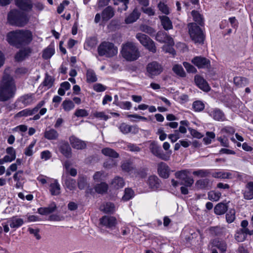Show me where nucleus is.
<instances>
[{
  "label": "nucleus",
  "instance_id": "23",
  "mask_svg": "<svg viewBox=\"0 0 253 253\" xmlns=\"http://www.w3.org/2000/svg\"><path fill=\"white\" fill-rule=\"evenodd\" d=\"M244 198L246 200L253 199V182H248L243 191Z\"/></svg>",
  "mask_w": 253,
  "mask_h": 253
},
{
  "label": "nucleus",
  "instance_id": "61",
  "mask_svg": "<svg viewBox=\"0 0 253 253\" xmlns=\"http://www.w3.org/2000/svg\"><path fill=\"white\" fill-rule=\"evenodd\" d=\"M140 29L141 31L150 35H152L155 33V31L153 28L147 25H142L140 26Z\"/></svg>",
  "mask_w": 253,
  "mask_h": 253
},
{
  "label": "nucleus",
  "instance_id": "43",
  "mask_svg": "<svg viewBox=\"0 0 253 253\" xmlns=\"http://www.w3.org/2000/svg\"><path fill=\"white\" fill-rule=\"evenodd\" d=\"M192 108L195 112H201L205 108V104L201 101H195L193 103Z\"/></svg>",
  "mask_w": 253,
  "mask_h": 253
},
{
  "label": "nucleus",
  "instance_id": "13",
  "mask_svg": "<svg viewBox=\"0 0 253 253\" xmlns=\"http://www.w3.org/2000/svg\"><path fill=\"white\" fill-rule=\"evenodd\" d=\"M49 190L51 195L57 196L61 193L60 185L57 179L49 178Z\"/></svg>",
  "mask_w": 253,
  "mask_h": 253
},
{
  "label": "nucleus",
  "instance_id": "9",
  "mask_svg": "<svg viewBox=\"0 0 253 253\" xmlns=\"http://www.w3.org/2000/svg\"><path fill=\"white\" fill-rule=\"evenodd\" d=\"M190 171L188 169H183L177 171L175 173V176L176 178L179 179L184 181L186 186L190 187L194 183L192 178L188 176Z\"/></svg>",
  "mask_w": 253,
  "mask_h": 253
},
{
  "label": "nucleus",
  "instance_id": "5",
  "mask_svg": "<svg viewBox=\"0 0 253 253\" xmlns=\"http://www.w3.org/2000/svg\"><path fill=\"white\" fill-rule=\"evenodd\" d=\"M98 53L100 56L112 57L118 53V48L112 42H103L98 47Z\"/></svg>",
  "mask_w": 253,
  "mask_h": 253
},
{
  "label": "nucleus",
  "instance_id": "52",
  "mask_svg": "<svg viewBox=\"0 0 253 253\" xmlns=\"http://www.w3.org/2000/svg\"><path fill=\"white\" fill-rule=\"evenodd\" d=\"M134 195L133 191L130 188H126L125 190V194L122 199L124 201H126L131 199Z\"/></svg>",
  "mask_w": 253,
  "mask_h": 253
},
{
  "label": "nucleus",
  "instance_id": "40",
  "mask_svg": "<svg viewBox=\"0 0 253 253\" xmlns=\"http://www.w3.org/2000/svg\"><path fill=\"white\" fill-rule=\"evenodd\" d=\"M136 38L144 46H146L151 40L148 36L142 33H137L136 35Z\"/></svg>",
  "mask_w": 253,
  "mask_h": 253
},
{
  "label": "nucleus",
  "instance_id": "41",
  "mask_svg": "<svg viewBox=\"0 0 253 253\" xmlns=\"http://www.w3.org/2000/svg\"><path fill=\"white\" fill-rule=\"evenodd\" d=\"M86 81L88 83L95 82L97 80V76L94 71L91 69H88L86 71Z\"/></svg>",
  "mask_w": 253,
  "mask_h": 253
},
{
  "label": "nucleus",
  "instance_id": "17",
  "mask_svg": "<svg viewBox=\"0 0 253 253\" xmlns=\"http://www.w3.org/2000/svg\"><path fill=\"white\" fill-rule=\"evenodd\" d=\"M253 229L252 230L247 229H239L235 234V239L239 242H242L245 240L247 235H253Z\"/></svg>",
  "mask_w": 253,
  "mask_h": 253
},
{
  "label": "nucleus",
  "instance_id": "38",
  "mask_svg": "<svg viewBox=\"0 0 253 253\" xmlns=\"http://www.w3.org/2000/svg\"><path fill=\"white\" fill-rule=\"evenodd\" d=\"M30 52L31 50L29 48H25L23 50H21L15 56L16 60L20 61L24 60L26 57L29 55Z\"/></svg>",
  "mask_w": 253,
  "mask_h": 253
},
{
  "label": "nucleus",
  "instance_id": "51",
  "mask_svg": "<svg viewBox=\"0 0 253 253\" xmlns=\"http://www.w3.org/2000/svg\"><path fill=\"white\" fill-rule=\"evenodd\" d=\"M191 15L193 17V20L200 25H202L203 20L202 15L197 11L193 10L191 12Z\"/></svg>",
  "mask_w": 253,
  "mask_h": 253
},
{
  "label": "nucleus",
  "instance_id": "8",
  "mask_svg": "<svg viewBox=\"0 0 253 253\" xmlns=\"http://www.w3.org/2000/svg\"><path fill=\"white\" fill-rule=\"evenodd\" d=\"M149 149L151 152L157 157L164 161L169 160L170 153L169 155L165 154L161 150L160 146L155 141L151 142Z\"/></svg>",
  "mask_w": 253,
  "mask_h": 253
},
{
  "label": "nucleus",
  "instance_id": "26",
  "mask_svg": "<svg viewBox=\"0 0 253 253\" xmlns=\"http://www.w3.org/2000/svg\"><path fill=\"white\" fill-rule=\"evenodd\" d=\"M7 223L12 228H17L24 223L23 219L17 216H13L7 220Z\"/></svg>",
  "mask_w": 253,
  "mask_h": 253
},
{
  "label": "nucleus",
  "instance_id": "14",
  "mask_svg": "<svg viewBox=\"0 0 253 253\" xmlns=\"http://www.w3.org/2000/svg\"><path fill=\"white\" fill-rule=\"evenodd\" d=\"M69 141L72 147L76 149L82 150L85 148L86 147V144L85 141L79 139L74 135L70 137Z\"/></svg>",
  "mask_w": 253,
  "mask_h": 253
},
{
  "label": "nucleus",
  "instance_id": "1",
  "mask_svg": "<svg viewBox=\"0 0 253 253\" xmlns=\"http://www.w3.org/2000/svg\"><path fill=\"white\" fill-rule=\"evenodd\" d=\"M5 70L0 84V101H6L13 97L16 87L13 78Z\"/></svg>",
  "mask_w": 253,
  "mask_h": 253
},
{
  "label": "nucleus",
  "instance_id": "24",
  "mask_svg": "<svg viewBox=\"0 0 253 253\" xmlns=\"http://www.w3.org/2000/svg\"><path fill=\"white\" fill-rule=\"evenodd\" d=\"M141 13L137 8H135L132 12L126 18L125 22L130 24L135 22L140 16Z\"/></svg>",
  "mask_w": 253,
  "mask_h": 253
},
{
  "label": "nucleus",
  "instance_id": "60",
  "mask_svg": "<svg viewBox=\"0 0 253 253\" xmlns=\"http://www.w3.org/2000/svg\"><path fill=\"white\" fill-rule=\"evenodd\" d=\"M36 143V140L33 141L25 149L24 154L27 156H31L33 154V149Z\"/></svg>",
  "mask_w": 253,
  "mask_h": 253
},
{
  "label": "nucleus",
  "instance_id": "53",
  "mask_svg": "<svg viewBox=\"0 0 253 253\" xmlns=\"http://www.w3.org/2000/svg\"><path fill=\"white\" fill-rule=\"evenodd\" d=\"M66 187L70 190H73L76 188V180L71 178H68L65 182Z\"/></svg>",
  "mask_w": 253,
  "mask_h": 253
},
{
  "label": "nucleus",
  "instance_id": "28",
  "mask_svg": "<svg viewBox=\"0 0 253 253\" xmlns=\"http://www.w3.org/2000/svg\"><path fill=\"white\" fill-rule=\"evenodd\" d=\"M159 18L161 21L162 25L166 30H169L172 29L173 26L172 22L170 19L166 15L159 16Z\"/></svg>",
  "mask_w": 253,
  "mask_h": 253
},
{
  "label": "nucleus",
  "instance_id": "36",
  "mask_svg": "<svg viewBox=\"0 0 253 253\" xmlns=\"http://www.w3.org/2000/svg\"><path fill=\"white\" fill-rule=\"evenodd\" d=\"M209 114L216 121H223L224 119L223 113L219 109H216L211 111L209 112Z\"/></svg>",
  "mask_w": 253,
  "mask_h": 253
},
{
  "label": "nucleus",
  "instance_id": "29",
  "mask_svg": "<svg viewBox=\"0 0 253 253\" xmlns=\"http://www.w3.org/2000/svg\"><path fill=\"white\" fill-rule=\"evenodd\" d=\"M119 129L124 134H127L130 132L136 133L138 131V128L136 126H129L125 123L122 124L119 126Z\"/></svg>",
  "mask_w": 253,
  "mask_h": 253
},
{
  "label": "nucleus",
  "instance_id": "12",
  "mask_svg": "<svg viewBox=\"0 0 253 253\" xmlns=\"http://www.w3.org/2000/svg\"><path fill=\"white\" fill-rule=\"evenodd\" d=\"M155 39L160 42L167 43L169 45L174 44L173 39L163 31L158 32L156 35Z\"/></svg>",
  "mask_w": 253,
  "mask_h": 253
},
{
  "label": "nucleus",
  "instance_id": "50",
  "mask_svg": "<svg viewBox=\"0 0 253 253\" xmlns=\"http://www.w3.org/2000/svg\"><path fill=\"white\" fill-rule=\"evenodd\" d=\"M141 11L148 16H153L156 14V11L154 7L150 6H145L141 7Z\"/></svg>",
  "mask_w": 253,
  "mask_h": 253
},
{
  "label": "nucleus",
  "instance_id": "48",
  "mask_svg": "<svg viewBox=\"0 0 253 253\" xmlns=\"http://www.w3.org/2000/svg\"><path fill=\"white\" fill-rule=\"evenodd\" d=\"M158 8L162 13L166 15L169 14V8L164 2L160 1L158 4Z\"/></svg>",
  "mask_w": 253,
  "mask_h": 253
},
{
  "label": "nucleus",
  "instance_id": "19",
  "mask_svg": "<svg viewBox=\"0 0 253 253\" xmlns=\"http://www.w3.org/2000/svg\"><path fill=\"white\" fill-rule=\"evenodd\" d=\"M115 15V10L111 6L105 8L101 13V18L103 21L106 22L112 18Z\"/></svg>",
  "mask_w": 253,
  "mask_h": 253
},
{
  "label": "nucleus",
  "instance_id": "44",
  "mask_svg": "<svg viewBox=\"0 0 253 253\" xmlns=\"http://www.w3.org/2000/svg\"><path fill=\"white\" fill-rule=\"evenodd\" d=\"M20 100L24 105H30L34 101V95L33 94H26L22 96Z\"/></svg>",
  "mask_w": 253,
  "mask_h": 253
},
{
  "label": "nucleus",
  "instance_id": "45",
  "mask_svg": "<svg viewBox=\"0 0 253 253\" xmlns=\"http://www.w3.org/2000/svg\"><path fill=\"white\" fill-rule=\"evenodd\" d=\"M54 54V49L50 46H48L43 52L42 57L45 59L50 58Z\"/></svg>",
  "mask_w": 253,
  "mask_h": 253
},
{
  "label": "nucleus",
  "instance_id": "59",
  "mask_svg": "<svg viewBox=\"0 0 253 253\" xmlns=\"http://www.w3.org/2000/svg\"><path fill=\"white\" fill-rule=\"evenodd\" d=\"M78 185L79 188L81 190L85 188L87 185L86 178L84 176H80L78 179Z\"/></svg>",
  "mask_w": 253,
  "mask_h": 253
},
{
  "label": "nucleus",
  "instance_id": "34",
  "mask_svg": "<svg viewBox=\"0 0 253 253\" xmlns=\"http://www.w3.org/2000/svg\"><path fill=\"white\" fill-rule=\"evenodd\" d=\"M101 152L104 155L112 158L115 159L119 157V154L110 148H104L101 150Z\"/></svg>",
  "mask_w": 253,
  "mask_h": 253
},
{
  "label": "nucleus",
  "instance_id": "16",
  "mask_svg": "<svg viewBox=\"0 0 253 253\" xmlns=\"http://www.w3.org/2000/svg\"><path fill=\"white\" fill-rule=\"evenodd\" d=\"M101 225L108 228H111L115 226L117 224V220L115 217L105 215L100 219Z\"/></svg>",
  "mask_w": 253,
  "mask_h": 253
},
{
  "label": "nucleus",
  "instance_id": "31",
  "mask_svg": "<svg viewBox=\"0 0 253 253\" xmlns=\"http://www.w3.org/2000/svg\"><path fill=\"white\" fill-rule=\"evenodd\" d=\"M111 184L113 188L118 189L123 188L125 186V182L122 177L117 176L112 180Z\"/></svg>",
  "mask_w": 253,
  "mask_h": 253
},
{
  "label": "nucleus",
  "instance_id": "22",
  "mask_svg": "<svg viewBox=\"0 0 253 253\" xmlns=\"http://www.w3.org/2000/svg\"><path fill=\"white\" fill-rule=\"evenodd\" d=\"M147 183L150 188L156 190L160 186L161 180L157 176L151 175L149 177Z\"/></svg>",
  "mask_w": 253,
  "mask_h": 253
},
{
  "label": "nucleus",
  "instance_id": "55",
  "mask_svg": "<svg viewBox=\"0 0 253 253\" xmlns=\"http://www.w3.org/2000/svg\"><path fill=\"white\" fill-rule=\"evenodd\" d=\"M35 114V112L33 111V109H31L29 108L25 109L22 111L19 112L16 114V117H20L23 116H29Z\"/></svg>",
  "mask_w": 253,
  "mask_h": 253
},
{
  "label": "nucleus",
  "instance_id": "4",
  "mask_svg": "<svg viewBox=\"0 0 253 253\" xmlns=\"http://www.w3.org/2000/svg\"><path fill=\"white\" fill-rule=\"evenodd\" d=\"M7 21L11 25L23 27L27 23L28 19L24 12L13 9L8 14Z\"/></svg>",
  "mask_w": 253,
  "mask_h": 253
},
{
  "label": "nucleus",
  "instance_id": "15",
  "mask_svg": "<svg viewBox=\"0 0 253 253\" xmlns=\"http://www.w3.org/2000/svg\"><path fill=\"white\" fill-rule=\"evenodd\" d=\"M158 173L160 177L167 178L170 174V169L167 164L161 162L158 164Z\"/></svg>",
  "mask_w": 253,
  "mask_h": 253
},
{
  "label": "nucleus",
  "instance_id": "49",
  "mask_svg": "<svg viewBox=\"0 0 253 253\" xmlns=\"http://www.w3.org/2000/svg\"><path fill=\"white\" fill-rule=\"evenodd\" d=\"M101 208L106 213H113L115 210L114 205L111 203H106Z\"/></svg>",
  "mask_w": 253,
  "mask_h": 253
},
{
  "label": "nucleus",
  "instance_id": "64",
  "mask_svg": "<svg viewBox=\"0 0 253 253\" xmlns=\"http://www.w3.org/2000/svg\"><path fill=\"white\" fill-rule=\"evenodd\" d=\"M183 64L188 72L195 73L197 72V69L190 63L184 62Z\"/></svg>",
  "mask_w": 253,
  "mask_h": 253
},
{
  "label": "nucleus",
  "instance_id": "37",
  "mask_svg": "<svg viewBox=\"0 0 253 253\" xmlns=\"http://www.w3.org/2000/svg\"><path fill=\"white\" fill-rule=\"evenodd\" d=\"M234 83L238 87H243L249 83L248 80L243 77H236L234 78Z\"/></svg>",
  "mask_w": 253,
  "mask_h": 253
},
{
  "label": "nucleus",
  "instance_id": "7",
  "mask_svg": "<svg viewBox=\"0 0 253 253\" xmlns=\"http://www.w3.org/2000/svg\"><path fill=\"white\" fill-rule=\"evenodd\" d=\"M146 71L147 76L151 78H154L163 72V68L159 63L153 61L148 64L146 67Z\"/></svg>",
  "mask_w": 253,
  "mask_h": 253
},
{
  "label": "nucleus",
  "instance_id": "30",
  "mask_svg": "<svg viewBox=\"0 0 253 253\" xmlns=\"http://www.w3.org/2000/svg\"><path fill=\"white\" fill-rule=\"evenodd\" d=\"M44 136L48 140H56L59 136V133L54 129L49 128L45 130Z\"/></svg>",
  "mask_w": 253,
  "mask_h": 253
},
{
  "label": "nucleus",
  "instance_id": "54",
  "mask_svg": "<svg viewBox=\"0 0 253 253\" xmlns=\"http://www.w3.org/2000/svg\"><path fill=\"white\" fill-rule=\"evenodd\" d=\"M173 72L180 77H185L186 74L181 65H175L172 68Z\"/></svg>",
  "mask_w": 253,
  "mask_h": 253
},
{
  "label": "nucleus",
  "instance_id": "25",
  "mask_svg": "<svg viewBox=\"0 0 253 253\" xmlns=\"http://www.w3.org/2000/svg\"><path fill=\"white\" fill-rule=\"evenodd\" d=\"M15 4L23 10H31L32 8V3L30 0H16Z\"/></svg>",
  "mask_w": 253,
  "mask_h": 253
},
{
  "label": "nucleus",
  "instance_id": "27",
  "mask_svg": "<svg viewBox=\"0 0 253 253\" xmlns=\"http://www.w3.org/2000/svg\"><path fill=\"white\" fill-rule=\"evenodd\" d=\"M211 176L214 178L220 179H232L233 177L231 172L220 170L212 172Z\"/></svg>",
  "mask_w": 253,
  "mask_h": 253
},
{
  "label": "nucleus",
  "instance_id": "2",
  "mask_svg": "<svg viewBox=\"0 0 253 253\" xmlns=\"http://www.w3.org/2000/svg\"><path fill=\"white\" fill-rule=\"evenodd\" d=\"M33 40V35L29 30H17L8 33L6 36L8 42L12 45L29 44Z\"/></svg>",
  "mask_w": 253,
  "mask_h": 253
},
{
  "label": "nucleus",
  "instance_id": "18",
  "mask_svg": "<svg viewBox=\"0 0 253 253\" xmlns=\"http://www.w3.org/2000/svg\"><path fill=\"white\" fill-rule=\"evenodd\" d=\"M195 82L196 85L201 89L205 91H208L210 89V87L206 81L202 77L196 75L195 77Z\"/></svg>",
  "mask_w": 253,
  "mask_h": 253
},
{
  "label": "nucleus",
  "instance_id": "11",
  "mask_svg": "<svg viewBox=\"0 0 253 253\" xmlns=\"http://www.w3.org/2000/svg\"><path fill=\"white\" fill-rule=\"evenodd\" d=\"M191 62L198 68H209L211 66L210 60L201 56L195 57Z\"/></svg>",
  "mask_w": 253,
  "mask_h": 253
},
{
  "label": "nucleus",
  "instance_id": "62",
  "mask_svg": "<svg viewBox=\"0 0 253 253\" xmlns=\"http://www.w3.org/2000/svg\"><path fill=\"white\" fill-rule=\"evenodd\" d=\"M117 165V162L113 159H110L105 161L103 164V166L106 169H111Z\"/></svg>",
  "mask_w": 253,
  "mask_h": 253
},
{
  "label": "nucleus",
  "instance_id": "35",
  "mask_svg": "<svg viewBox=\"0 0 253 253\" xmlns=\"http://www.w3.org/2000/svg\"><path fill=\"white\" fill-rule=\"evenodd\" d=\"M227 204L219 203L215 206L214 208V212L217 215L223 214L227 211Z\"/></svg>",
  "mask_w": 253,
  "mask_h": 253
},
{
  "label": "nucleus",
  "instance_id": "10",
  "mask_svg": "<svg viewBox=\"0 0 253 253\" xmlns=\"http://www.w3.org/2000/svg\"><path fill=\"white\" fill-rule=\"evenodd\" d=\"M208 248H216L221 253H225L227 249V244L226 242L223 240L214 238L210 241Z\"/></svg>",
  "mask_w": 253,
  "mask_h": 253
},
{
  "label": "nucleus",
  "instance_id": "46",
  "mask_svg": "<svg viewBox=\"0 0 253 253\" xmlns=\"http://www.w3.org/2000/svg\"><path fill=\"white\" fill-rule=\"evenodd\" d=\"M208 199L210 200L213 201H217L219 200L221 194L219 192H216L214 191H211L208 193Z\"/></svg>",
  "mask_w": 253,
  "mask_h": 253
},
{
  "label": "nucleus",
  "instance_id": "47",
  "mask_svg": "<svg viewBox=\"0 0 253 253\" xmlns=\"http://www.w3.org/2000/svg\"><path fill=\"white\" fill-rule=\"evenodd\" d=\"M108 188V185L106 183L102 182L95 186V190L96 192L103 194L107 192Z\"/></svg>",
  "mask_w": 253,
  "mask_h": 253
},
{
  "label": "nucleus",
  "instance_id": "3",
  "mask_svg": "<svg viewBox=\"0 0 253 253\" xmlns=\"http://www.w3.org/2000/svg\"><path fill=\"white\" fill-rule=\"evenodd\" d=\"M121 53L122 56L127 61L136 60L140 56L138 49L132 42H127L123 44Z\"/></svg>",
  "mask_w": 253,
  "mask_h": 253
},
{
  "label": "nucleus",
  "instance_id": "6",
  "mask_svg": "<svg viewBox=\"0 0 253 253\" xmlns=\"http://www.w3.org/2000/svg\"><path fill=\"white\" fill-rule=\"evenodd\" d=\"M189 34L190 38L195 43H202L204 42V36L201 28L195 23L188 24Z\"/></svg>",
  "mask_w": 253,
  "mask_h": 253
},
{
  "label": "nucleus",
  "instance_id": "33",
  "mask_svg": "<svg viewBox=\"0 0 253 253\" xmlns=\"http://www.w3.org/2000/svg\"><path fill=\"white\" fill-rule=\"evenodd\" d=\"M97 43V41L94 37L87 38L84 44V48L87 50H89L95 47Z\"/></svg>",
  "mask_w": 253,
  "mask_h": 253
},
{
  "label": "nucleus",
  "instance_id": "32",
  "mask_svg": "<svg viewBox=\"0 0 253 253\" xmlns=\"http://www.w3.org/2000/svg\"><path fill=\"white\" fill-rule=\"evenodd\" d=\"M211 182L208 178L200 179L196 183V185L200 189H209L211 188Z\"/></svg>",
  "mask_w": 253,
  "mask_h": 253
},
{
  "label": "nucleus",
  "instance_id": "63",
  "mask_svg": "<svg viewBox=\"0 0 253 253\" xmlns=\"http://www.w3.org/2000/svg\"><path fill=\"white\" fill-rule=\"evenodd\" d=\"M144 47H145V48L150 52L153 53H155L156 52V47L155 43L152 40H151L150 41H149V42H148V43Z\"/></svg>",
  "mask_w": 253,
  "mask_h": 253
},
{
  "label": "nucleus",
  "instance_id": "39",
  "mask_svg": "<svg viewBox=\"0 0 253 253\" xmlns=\"http://www.w3.org/2000/svg\"><path fill=\"white\" fill-rule=\"evenodd\" d=\"M121 167L123 171L128 172L129 174H131L135 170L131 163L128 161L124 162Z\"/></svg>",
  "mask_w": 253,
  "mask_h": 253
},
{
  "label": "nucleus",
  "instance_id": "42",
  "mask_svg": "<svg viewBox=\"0 0 253 253\" xmlns=\"http://www.w3.org/2000/svg\"><path fill=\"white\" fill-rule=\"evenodd\" d=\"M62 106L64 111L66 112L70 111L75 107L74 103L70 100H65L63 102Z\"/></svg>",
  "mask_w": 253,
  "mask_h": 253
},
{
  "label": "nucleus",
  "instance_id": "56",
  "mask_svg": "<svg viewBox=\"0 0 253 253\" xmlns=\"http://www.w3.org/2000/svg\"><path fill=\"white\" fill-rule=\"evenodd\" d=\"M235 219V211L234 210H230L226 214V221L228 223L233 222Z\"/></svg>",
  "mask_w": 253,
  "mask_h": 253
},
{
  "label": "nucleus",
  "instance_id": "20",
  "mask_svg": "<svg viewBox=\"0 0 253 253\" xmlns=\"http://www.w3.org/2000/svg\"><path fill=\"white\" fill-rule=\"evenodd\" d=\"M59 151L67 158H71L72 156V149L68 142H62L59 147Z\"/></svg>",
  "mask_w": 253,
  "mask_h": 253
},
{
  "label": "nucleus",
  "instance_id": "21",
  "mask_svg": "<svg viewBox=\"0 0 253 253\" xmlns=\"http://www.w3.org/2000/svg\"><path fill=\"white\" fill-rule=\"evenodd\" d=\"M208 231L212 236H220L225 233L226 229L223 227L213 226L208 228Z\"/></svg>",
  "mask_w": 253,
  "mask_h": 253
},
{
  "label": "nucleus",
  "instance_id": "58",
  "mask_svg": "<svg viewBox=\"0 0 253 253\" xmlns=\"http://www.w3.org/2000/svg\"><path fill=\"white\" fill-rule=\"evenodd\" d=\"M54 80L52 78V77L46 75V76L44 78V80L42 83L43 85L45 86H46L47 88H49L51 87L53 84Z\"/></svg>",
  "mask_w": 253,
  "mask_h": 253
},
{
  "label": "nucleus",
  "instance_id": "57",
  "mask_svg": "<svg viewBox=\"0 0 253 253\" xmlns=\"http://www.w3.org/2000/svg\"><path fill=\"white\" fill-rule=\"evenodd\" d=\"M215 135L213 132L207 131L206 136L203 138V141L206 144H209L211 142L212 139L215 138Z\"/></svg>",
  "mask_w": 253,
  "mask_h": 253
}]
</instances>
